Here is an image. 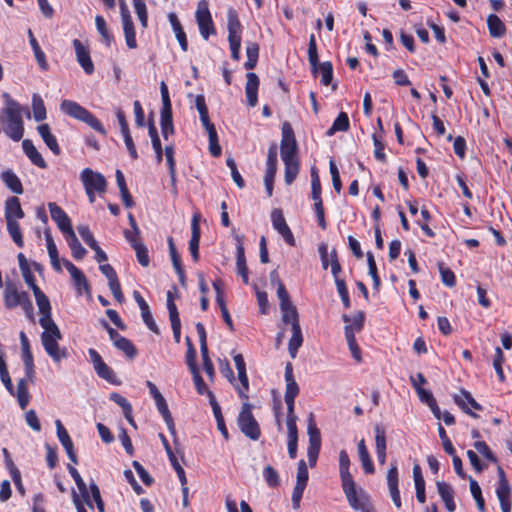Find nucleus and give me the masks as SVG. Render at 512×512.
I'll return each mask as SVG.
<instances>
[{"mask_svg": "<svg viewBox=\"0 0 512 512\" xmlns=\"http://www.w3.org/2000/svg\"><path fill=\"white\" fill-rule=\"evenodd\" d=\"M33 294L41 314L39 324L44 330L41 333V343L45 352L52 360L55 363H59L62 359L68 357V352L65 347H60L58 343L62 339V334L57 324L52 319L50 301L40 288L34 289Z\"/></svg>", "mask_w": 512, "mask_h": 512, "instance_id": "nucleus-1", "label": "nucleus"}, {"mask_svg": "<svg viewBox=\"0 0 512 512\" xmlns=\"http://www.w3.org/2000/svg\"><path fill=\"white\" fill-rule=\"evenodd\" d=\"M5 106L1 110L0 121L4 133L13 141H19L24 134L23 109L9 93H3Z\"/></svg>", "mask_w": 512, "mask_h": 512, "instance_id": "nucleus-2", "label": "nucleus"}, {"mask_svg": "<svg viewBox=\"0 0 512 512\" xmlns=\"http://www.w3.org/2000/svg\"><path fill=\"white\" fill-rule=\"evenodd\" d=\"M3 296L7 309H14L17 306H21L26 316L31 321L34 320V307L27 292L20 291L14 282L6 281Z\"/></svg>", "mask_w": 512, "mask_h": 512, "instance_id": "nucleus-3", "label": "nucleus"}, {"mask_svg": "<svg viewBox=\"0 0 512 512\" xmlns=\"http://www.w3.org/2000/svg\"><path fill=\"white\" fill-rule=\"evenodd\" d=\"M60 109L68 116L86 123L95 131L106 136L107 131L102 123L90 111L77 102L72 100H63L60 104Z\"/></svg>", "mask_w": 512, "mask_h": 512, "instance_id": "nucleus-4", "label": "nucleus"}, {"mask_svg": "<svg viewBox=\"0 0 512 512\" xmlns=\"http://www.w3.org/2000/svg\"><path fill=\"white\" fill-rule=\"evenodd\" d=\"M227 29L231 57L235 61H238L240 59L241 35L243 28L237 11L232 7L227 11Z\"/></svg>", "mask_w": 512, "mask_h": 512, "instance_id": "nucleus-5", "label": "nucleus"}, {"mask_svg": "<svg viewBox=\"0 0 512 512\" xmlns=\"http://www.w3.org/2000/svg\"><path fill=\"white\" fill-rule=\"evenodd\" d=\"M308 61L311 65L312 72H319L321 75V83L325 86L329 85L332 81L333 66L329 61L319 64V58L317 53V43L314 34L309 37L308 44Z\"/></svg>", "mask_w": 512, "mask_h": 512, "instance_id": "nucleus-6", "label": "nucleus"}, {"mask_svg": "<svg viewBox=\"0 0 512 512\" xmlns=\"http://www.w3.org/2000/svg\"><path fill=\"white\" fill-rule=\"evenodd\" d=\"M342 490L353 510L368 512L373 508L369 494L362 488L357 489L355 482L343 484Z\"/></svg>", "mask_w": 512, "mask_h": 512, "instance_id": "nucleus-7", "label": "nucleus"}, {"mask_svg": "<svg viewBox=\"0 0 512 512\" xmlns=\"http://www.w3.org/2000/svg\"><path fill=\"white\" fill-rule=\"evenodd\" d=\"M252 408L253 407L250 403L244 401L242 403V408L237 418V423L241 432L245 436H247L251 440L256 441L259 439L261 431L256 419L252 414Z\"/></svg>", "mask_w": 512, "mask_h": 512, "instance_id": "nucleus-8", "label": "nucleus"}, {"mask_svg": "<svg viewBox=\"0 0 512 512\" xmlns=\"http://www.w3.org/2000/svg\"><path fill=\"white\" fill-rule=\"evenodd\" d=\"M297 142L294 132L288 123L282 126V140L280 144V154L283 162L298 160Z\"/></svg>", "mask_w": 512, "mask_h": 512, "instance_id": "nucleus-9", "label": "nucleus"}, {"mask_svg": "<svg viewBox=\"0 0 512 512\" xmlns=\"http://www.w3.org/2000/svg\"><path fill=\"white\" fill-rule=\"evenodd\" d=\"M195 18L199 27L200 34L205 40H207L210 35H214L216 33L206 0H201L198 2Z\"/></svg>", "mask_w": 512, "mask_h": 512, "instance_id": "nucleus-10", "label": "nucleus"}, {"mask_svg": "<svg viewBox=\"0 0 512 512\" xmlns=\"http://www.w3.org/2000/svg\"><path fill=\"white\" fill-rule=\"evenodd\" d=\"M88 354L93 364V368L100 378L114 385L120 384V381L114 371L103 361L101 355L95 349L90 348L88 350Z\"/></svg>", "mask_w": 512, "mask_h": 512, "instance_id": "nucleus-11", "label": "nucleus"}, {"mask_svg": "<svg viewBox=\"0 0 512 512\" xmlns=\"http://www.w3.org/2000/svg\"><path fill=\"white\" fill-rule=\"evenodd\" d=\"M498 484L496 487V495L500 502L502 512L511 511V488L502 467H498Z\"/></svg>", "mask_w": 512, "mask_h": 512, "instance_id": "nucleus-12", "label": "nucleus"}, {"mask_svg": "<svg viewBox=\"0 0 512 512\" xmlns=\"http://www.w3.org/2000/svg\"><path fill=\"white\" fill-rule=\"evenodd\" d=\"M277 171V147L275 144L271 145L268 149L266 172L264 176V184L268 197L273 195V184Z\"/></svg>", "mask_w": 512, "mask_h": 512, "instance_id": "nucleus-13", "label": "nucleus"}, {"mask_svg": "<svg viewBox=\"0 0 512 512\" xmlns=\"http://www.w3.org/2000/svg\"><path fill=\"white\" fill-rule=\"evenodd\" d=\"M80 179L85 189L95 190L98 193L106 191V179L99 172H95L90 168H84L80 174Z\"/></svg>", "mask_w": 512, "mask_h": 512, "instance_id": "nucleus-14", "label": "nucleus"}, {"mask_svg": "<svg viewBox=\"0 0 512 512\" xmlns=\"http://www.w3.org/2000/svg\"><path fill=\"white\" fill-rule=\"evenodd\" d=\"M271 222L273 228L283 237L290 246H295V238L292 231L286 223V220L280 209H274L271 213Z\"/></svg>", "mask_w": 512, "mask_h": 512, "instance_id": "nucleus-15", "label": "nucleus"}, {"mask_svg": "<svg viewBox=\"0 0 512 512\" xmlns=\"http://www.w3.org/2000/svg\"><path fill=\"white\" fill-rule=\"evenodd\" d=\"M48 208L52 220L57 224L59 230L63 233L64 236L70 233L71 231H74L71 225L70 218L60 206H58L54 202H50L48 203Z\"/></svg>", "mask_w": 512, "mask_h": 512, "instance_id": "nucleus-16", "label": "nucleus"}, {"mask_svg": "<svg viewBox=\"0 0 512 512\" xmlns=\"http://www.w3.org/2000/svg\"><path fill=\"white\" fill-rule=\"evenodd\" d=\"M73 47L75 49L76 59L87 75L93 74L95 68L92 62L89 49L79 40H73Z\"/></svg>", "mask_w": 512, "mask_h": 512, "instance_id": "nucleus-17", "label": "nucleus"}, {"mask_svg": "<svg viewBox=\"0 0 512 512\" xmlns=\"http://www.w3.org/2000/svg\"><path fill=\"white\" fill-rule=\"evenodd\" d=\"M63 264L69 272L78 293L82 294L84 291L89 294L91 289L84 273L69 260H63Z\"/></svg>", "mask_w": 512, "mask_h": 512, "instance_id": "nucleus-18", "label": "nucleus"}, {"mask_svg": "<svg viewBox=\"0 0 512 512\" xmlns=\"http://www.w3.org/2000/svg\"><path fill=\"white\" fill-rule=\"evenodd\" d=\"M398 482H399L398 468H397L396 464H393L387 473V484H388L389 493H390V496H391V499H392L394 505L396 506V508L400 509L402 506V503H401L400 491L398 488Z\"/></svg>", "mask_w": 512, "mask_h": 512, "instance_id": "nucleus-19", "label": "nucleus"}, {"mask_svg": "<svg viewBox=\"0 0 512 512\" xmlns=\"http://www.w3.org/2000/svg\"><path fill=\"white\" fill-rule=\"evenodd\" d=\"M55 425H56V429H57V437H58L60 443L62 444V446L64 447L68 458L73 463L77 464V456L74 451L73 442H72L67 430L65 429V427L63 426V424L60 420H56Z\"/></svg>", "mask_w": 512, "mask_h": 512, "instance_id": "nucleus-20", "label": "nucleus"}, {"mask_svg": "<svg viewBox=\"0 0 512 512\" xmlns=\"http://www.w3.org/2000/svg\"><path fill=\"white\" fill-rule=\"evenodd\" d=\"M246 78L245 94L247 103L250 107H255L258 102L259 78L253 72L247 73Z\"/></svg>", "mask_w": 512, "mask_h": 512, "instance_id": "nucleus-21", "label": "nucleus"}, {"mask_svg": "<svg viewBox=\"0 0 512 512\" xmlns=\"http://www.w3.org/2000/svg\"><path fill=\"white\" fill-rule=\"evenodd\" d=\"M454 400L463 411H465L467 414L473 417H477V415L471 412V408L475 410L482 409V406L478 402H476L472 395L466 390H461L460 394L454 397Z\"/></svg>", "mask_w": 512, "mask_h": 512, "instance_id": "nucleus-22", "label": "nucleus"}, {"mask_svg": "<svg viewBox=\"0 0 512 512\" xmlns=\"http://www.w3.org/2000/svg\"><path fill=\"white\" fill-rule=\"evenodd\" d=\"M24 216L19 198L15 196L7 198L5 201V221H18L24 218Z\"/></svg>", "mask_w": 512, "mask_h": 512, "instance_id": "nucleus-23", "label": "nucleus"}, {"mask_svg": "<svg viewBox=\"0 0 512 512\" xmlns=\"http://www.w3.org/2000/svg\"><path fill=\"white\" fill-rule=\"evenodd\" d=\"M195 107L199 113L200 121L207 132L216 130L214 124L210 121L208 108L204 95H197L195 98Z\"/></svg>", "mask_w": 512, "mask_h": 512, "instance_id": "nucleus-24", "label": "nucleus"}, {"mask_svg": "<svg viewBox=\"0 0 512 512\" xmlns=\"http://www.w3.org/2000/svg\"><path fill=\"white\" fill-rule=\"evenodd\" d=\"M286 391L284 399H295L299 394V386L294 379L293 366L288 362L285 366Z\"/></svg>", "mask_w": 512, "mask_h": 512, "instance_id": "nucleus-25", "label": "nucleus"}, {"mask_svg": "<svg viewBox=\"0 0 512 512\" xmlns=\"http://www.w3.org/2000/svg\"><path fill=\"white\" fill-rule=\"evenodd\" d=\"M22 148L25 155L29 158V160L37 167L45 169L47 164L43 159L42 155L39 153L37 148L34 146L33 142L29 139H25L22 142Z\"/></svg>", "mask_w": 512, "mask_h": 512, "instance_id": "nucleus-26", "label": "nucleus"}, {"mask_svg": "<svg viewBox=\"0 0 512 512\" xmlns=\"http://www.w3.org/2000/svg\"><path fill=\"white\" fill-rule=\"evenodd\" d=\"M160 438L162 440V443H163V446H164L165 451L167 453V456L169 458V461H170L171 465L173 466L174 470L177 473V476L179 478L180 483L181 484H186L187 483V478H186V475H185V471L182 468V466L180 465V463L178 462L177 457L173 453L172 448L170 447V445L168 443V440L166 439V437L163 434H160Z\"/></svg>", "mask_w": 512, "mask_h": 512, "instance_id": "nucleus-27", "label": "nucleus"}, {"mask_svg": "<svg viewBox=\"0 0 512 512\" xmlns=\"http://www.w3.org/2000/svg\"><path fill=\"white\" fill-rule=\"evenodd\" d=\"M37 131L52 153L56 156L59 155L61 153V149L58 145L57 139L51 133L49 125L41 124L37 127Z\"/></svg>", "mask_w": 512, "mask_h": 512, "instance_id": "nucleus-28", "label": "nucleus"}, {"mask_svg": "<svg viewBox=\"0 0 512 512\" xmlns=\"http://www.w3.org/2000/svg\"><path fill=\"white\" fill-rule=\"evenodd\" d=\"M192 235L189 241V250L194 261L199 259V242H200V228L198 225L197 215L193 216L192 219Z\"/></svg>", "mask_w": 512, "mask_h": 512, "instance_id": "nucleus-29", "label": "nucleus"}, {"mask_svg": "<svg viewBox=\"0 0 512 512\" xmlns=\"http://www.w3.org/2000/svg\"><path fill=\"white\" fill-rule=\"evenodd\" d=\"M350 459L346 450L339 452V475L341 479V485L354 482L353 477L350 473Z\"/></svg>", "mask_w": 512, "mask_h": 512, "instance_id": "nucleus-30", "label": "nucleus"}, {"mask_svg": "<svg viewBox=\"0 0 512 512\" xmlns=\"http://www.w3.org/2000/svg\"><path fill=\"white\" fill-rule=\"evenodd\" d=\"M44 236H45V240H46V246H47V251H48V254L50 257L51 265L55 271L61 272V265H60L57 246L54 242V239H53L50 231L46 230L44 232Z\"/></svg>", "mask_w": 512, "mask_h": 512, "instance_id": "nucleus-31", "label": "nucleus"}, {"mask_svg": "<svg viewBox=\"0 0 512 512\" xmlns=\"http://www.w3.org/2000/svg\"><path fill=\"white\" fill-rule=\"evenodd\" d=\"M168 20L172 26V29L175 33V36L181 46V49L183 51H187L188 49V42L186 38V34L181 26V23L175 13H169L168 14Z\"/></svg>", "mask_w": 512, "mask_h": 512, "instance_id": "nucleus-32", "label": "nucleus"}, {"mask_svg": "<svg viewBox=\"0 0 512 512\" xmlns=\"http://www.w3.org/2000/svg\"><path fill=\"white\" fill-rule=\"evenodd\" d=\"M67 468H68L70 475L74 479V481L77 485V488H78L79 492L81 493V496L83 497L84 501L90 508H93L88 488L86 486V483L80 476L79 472L77 471V469L75 467H73L71 465H68Z\"/></svg>", "mask_w": 512, "mask_h": 512, "instance_id": "nucleus-33", "label": "nucleus"}, {"mask_svg": "<svg viewBox=\"0 0 512 512\" xmlns=\"http://www.w3.org/2000/svg\"><path fill=\"white\" fill-rule=\"evenodd\" d=\"M1 180L14 193L22 194L23 186L19 177L12 171L6 170L1 173Z\"/></svg>", "mask_w": 512, "mask_h": 512, "instance_id": "nucleus-34", "label": "nucleus"}, {"mask_svg": "<svg viewBox=\"0 0 512 512\" xmlns=\"http://www.w3.org/2000/svg\"><path fill=\"white\" fill-rule=\"evenodd\" d=\"M64 237H65V239L67 241V244H68V246H69V248L71 250L72 256L76 260L82 259L86 255L87 251L81 245V243L79 242L75 232L71 231L70 233H68Z\"/></svg>", "mask_w": 512, "mask_h": 512, "instance_id": "nucleus-35", "label": "nucleus"}, {"mask_svg": "<svg viewBox=\"0 0 512 512\" xmlns=\"http://www.w3.org/2000/svg\"><path fill=\"white\" fill-rule=\"evenodd\" d=\"M358 455H359V459L362 463V466H363V469L365 471L366 474H373L375 469H374V465H373V462L371 460V457H370V454H369V451L366 447V444H365V440L364 439H361L358 443Z\"/></svg>", "mask_w": 512, "mask_h": 512, "instance_id": "nucleus-36", "label": "nucleus"}, {"mask_svg": "<svg viewBox=\"0 0 512 512\" xmlns=\"http://www.w3.org/2000/svg\"><path fill=\"white\" fill-rule=\"evenodd\" d=\"M303 343V336L300 324H295L292 327V336L288 343V351L292 358H295L298 352V349L301 347Z\"/></svg>", "mask_w": 512, "mask_h": 512, "instance_id": "nucleus-37", "label": "nucleus"}, {"mask_svg": "<svg viewBox=\"0 0 512 512\" xmlns=\"http://www.w3.org/2000/svg\"><path fill=\"white\" fill-rule=\"evenodd\" d=\"M236 266L237 272L242 277L243 282L248 284V267L246 265L244 247L241 243H239L236 247Z\"/></svg>", "mask_w": 512, "mask_h": 512, "instance_id": "nucleus-38", "label": "nucleus"}, {"mask_svg": "<svg viewBox=\"0 0 512 512\" xmlns=\"http://www.w3.org/2000/svg\"><path fill=\"white\" fill-rule=\"evenodd\" d=\"M210 404H211V407L213 410L214 417L217 422L218 430L221 432V434L223 435V437L225 439H228L229 438L228 430L226 428L225 421H224L223 415L221 413V408L215 398V395H210Z\"/></svg>", "mask_w": 512, "mask_h": 512, "instance_id": "nucleus-39", "label": "nucleus"}, {"mask_svg": "<svg viewBox=\"0 0 512 512\" xmlns=\"http://www.w3.org/2000/svg\"><path fill=\"white\" fill-rule=\"evenodd\" d=\"M155 404H156L157 410L162 415V417H163V419H164V421H165L169 431L172 434H175L174 421H173L171 413H170V411L168 409V405L166 403L165 398L163 396H161L160 398L155 400Z\"/></svg>", "mask_w": 512, "mask_h": 512, "instance_id": "nucleus-40", "label": "nucleus"}, {"mask_svg": "<svg viewBox=\"0 0 512 512\" xmlns=\"http://www.w3.org/2000/svg\"><path fill=\"white\" fill-rule=\"evenodd\" d=\"M168 246H169V253H170V257H171V261H172L173 267H174L177 275L179 276V280L181 282H183L184 278H185V272H184V269H183L182 264H181L180 255L177 252V249H176V247L174 245L172 237L168 238Z\"/></svg>", "mask_w": 512, "mask_h": 512, "instance_id": "nucleus-41", "label": "nucleus"}, {"mask_svg": "<svg viewBox=\"0 0 512 512\" xmlns=\"http://www.w3.org/2000/svg\"><path fill=\"white\" fill-rule=\"evenodd\" d=\"M307 433L309 436V447L321 448V435L320 431L316 426L314 416L312 413L309 415Z\"/></svg>", "mask_w": 512, "mask_h": 512, "instance_id": "nucleus-42", "label": "nucleus"}, {"mask_svg": "<svg viewBox=\"0 0 512 512\" xmlns=\"http://www.w3.org/2000/svg\"><path fill=\"white\" fill-rule=\"evenodd\" d=\"M160 126H161L162 136L165 140H167L170 135L174 134L172 111H161L160 112Z\"/></svg>", "mask_w": 512, "mask_h": 512, "instance_id": "nucleus-43", "label": "nucleus"}, {"mask_svg": "<svg viewBox=\"0 0 512 512\" xmlns=\"http://www.w3.org/2000/svg\"><path fill=\"white\" fill-rule=\"evenodd\" d=\"M487 24L491 36L500 38L505 34V25L497 15H489Z\"/></svg>", "mask_w": 512, "mask_h": 512, "instance_id": "nucleus-44", "label": "nucleus"}, {"mask_svg": "<svg viewBox=\"0 0 512 512\" xmlns=\"http://www.w3.org/2000/svg\"><path fill=\"white\" fill-rule=\"evenodd\" d=\"M148 133L151 138V143H152V147L155 152L156 161L158 163H161L162 158H163V149H162L160 138L158 136L157 129L153 123L149 124Z\"/></svg>", "mask_w": 512, "mask_h": 512, "instance_id": "nucleus-45", "label": "nucleus"}, {"mask_svg": "<svg viewBox=\"0 0 512 512\" xmlns=\"http://www.w3.org/2000/svg\"><path fill=\"white\" fill-rule=\"evenodd\" d=\"M350 127L348 115L345 112L339 113L337 118L334 120L332 126L327 130L328 136L334 135L338 131H347Z\"/></svg>", "mask_w": 512, "mask_h": 512, "instance_id": "nucleus-46", "label": "nucleus"}, {"mask_svg": "<svg viewBox=\"0 0 512 512\" xmlns=\"http://www.w3.org/2000/svg\"><path fill=\"white\" fill-rule=\"evenodd\" d=\"M238 381L239 383L234 382V388L242 400L248 401L249 379L246 370L238 372Z\"/></svg>", "mask_w": 512, "mask_h": 512, "instance_id": "nucleus-47", "label": "nucleus"}, {"mask_svg": "<svg viewBox=\"0 0 512 512\" xmlns=\"http://www.w3.org/2000/svg\"><path fill=\"white\" fill-rule=\"evenodd\" d=\"M246 55L247 61L244 64V67L247 70H252L255 68L259 56V46L255 42H248L246 46Z\"/></svg>", "mask_w": 512, "mask_h": 512, "instance_id": "nucleus-48", "label": "nucleus"}, {"mask_svg": "<svg viewBox=\"0 0 512 512\" xmlns=\"http://www.w3.org/2000/svg\"><path fill=\"white\" fill-rule=\"evenodd\" d=\"M122 24H123L126 45L130 49H135L137 47V41H136V33H135L134 24H133L132 19L122 21Z\"/></svg>", "mask_w": 512, "mask_h": 512, "instance_id": "nucleus-49", "label": "nucleus"}, {"mask_svg": "<svg viewBox=\"0 0 512 512\" xmlns=\"http://www.w3.org/2000/svg\"><path fill=\"white\" fill-rule=\"evenodd\" d=\"M32 108H33V114L34 119L36 121H42L46 119V108L44 105V102L39 94H33L32 97Z\"/></svg>", "mask_w": 512, "mask_h": 512, "instance_id": "nucleus-50", "label": "nucleus"}, {"mask_svg": "<svg viewBox=\"0 0 512 512\" xmlns=\"http://www.w3.org/2000/svg\"><path fill=\"white\" fill-rule=\"evenodd\" d=\"M6 225L7 231L13 239V241L15 242V244L18 247L22 248L24 246V241L18 221H6Z\"/></svg>", "mask_w": 512, "mask_h": 512, "instance_id": "nucleus-51", "label": "nucleus"}, {"mask_svg": "<svg viewBox=\"0 0 512 512\" xmlns=\"http://www.w3.org/2000/svg\"><path fill=\"white\" fill-rule=\"evenodd\" d=\"M284 165H285V175H284L285 183L287 185H290L293 183V181L296 179V177L299 173V161L298 160L287 161V162H284Z\"/></svg>", "mask_w": 512, "mask_h": 512, "instance_id": "nucleus-52", "label": "nucleus"}, {"mask_svg": "<svg viewBox=\"0 0 512 512\" xmlns=\"http://www.w3.org/2000/svg\"><path fill=\"white\" fill-rule=\"evenodd\" d=\"M283 307L284 309H281L283 322L290 323L292 327H294L295 324H299L298 312L296 307L292 303Z\"/></svg>", "mask_w": 512, "mask_h": 512, "instance_id": "nucleus-53", "label": "nucleus"}, {"mask_svg": "<svg viewBox=\"0 0 512 512\" xmlns=\"http://www.w3.org/2000/svg\"><path fill=\"white\" fill-rule=\"evenodd\" d=\"M114 346L121 350L130 359L134 358L137 354L134 344L124 336L121 339H118V342Z\"/></svg>", "mask_w": 512, "mask_h": 512, "instance_id": "nucleus-54", "label": "nucleus"}, {"mask_svg": "<svg viewBox=\"0 0 512 512\" xmlns=\"http://www.w3.org/2000/svg\"><path fill=\"white\" fill-rule=\"evenodd\" d=\"M165 157H166V162H167V165H168V169H169V174H170V178H171V182L172 184H175V181H176V163H175V159H174V146L173 145H167L165 147Z\"/></svg>", "mask_w": 512, "mask_h": 512, "instance_id": "nucleus-55", "label": "nucleus"}, {"mask_svg": "<svg viewBox=\"0 0 512 512\" xmlns=\"http://www.w3.org/2000/svg\"><path fill=\"white\" fill-rule=\"evenodd\" d=\"M133 7L139 18L141 26L146 28L148 25V14L144 0H133Z\"/></svg>", "mask_w": 512, "mask_h": 512, "instance_id": "nucleus-56", "label": "nucleus"}, {"mask_svg": "<svg viewBox=\"0 0 512 512\" xmlns=\"http://www.w3.org/2000/svg\"><path fill=\"white\" fill-rule=\"evenodd\" d=\"M345 338L349 347V350L351 351V354L353 358L359 362L361 360V350L356 342L355 335H353L350 330L346 329L345 331Z\"/></svg>", "mask_w": 512, "mask_h": 512, "instance_id": "nucleus-57", "label": "nucleus"}, {"mask_svg": "<svg viewBox=\"0 0 512 512\" xmlns=\"http://www.w3.org/2000/svg\"><path fill=\"white\" fill-rule=\"evenodd\" d=\"M95 24L97 31L102 36L105 43L109 46L113 36L108 31L105 19L101 15H97L95 17Z\"/></svg>", "mask_w": 512, "mask_h": 512, "instance_id": "nucleus-58", "label": "nucleus"}, {"mask_svg": "<svg viewBox=\"0 0 512 512\" xmlns=\"http://www.w3.org/2000/svg\"><path fill=\"white\" fill-rule=\"evenodd\" d=\"M376 451H386V432L382 425L377 424L374 427Z\"/></svg>", "mask_w": 512, "mask_h": 512, "instance_id": "nucleus-59", "label": "nucleus"}, {"mask_svg": "<svg viewBox=\"0 0 512 512\" xmlns=\"http://www.w3.org/2000/svg\"><path fill=\"white\" fill-rule=\"evenodd\" d=\"M410 381L412 383V386L415 388L419 399L423 403H425L427 405H430L432 402L435 401V398L433 397V394L429 390H426V389L420 387L417 384L416 380L413 378V376L410 377Z\"/></svg>", "mask_w": 512, "mask_h": 512, "instance_id": "nucleus-60", "label": "nucleus"}, {"mask_svg": "<svg viewBox=\"0 0 512 512\" xmlns=\"http://www.w3.org/2000/svg\"><path fill=\"white\" fill-rule=\"evenodd\" d=\"M263 477L269 487L275 488L280 484L277 471L270 465L264 468Z\"/></svg>", "mask_w": 512, "mask_h": 512, "instance_id": "nucleus-61", "label": "nucleus"}, {"mask_svg": "<svg viewBox=\"0 0 512 512\" xmlns=\"http://www.w3.org/2000/svg\"><path fill=\"white\" fill-rule=\"evenodd\" d=\"M191 373L193 375V381H194L197 392L200 395L206 394L208 396V398L210 399V395H214V393L211 390H209V388L205 384L203 378L201 377V375L199 373V370L191 372Z\"/></svg>", "mask_w": 512, "mask_h": 512, "instance_id": "nucleus-62", "label": "nucleus"}, {"mask_svg": "<svg viewBox=\"0 0 512 512\" xmlns=\"http://www.w3.org/2000/svg\"><path fill=\"white\" fill-rule=\"evenodd\" d=\"M436 487L439 496L441 497L442 501H448L454 498V490L448 483L444 481H438L436 482Z\"/></svg>", "mask_w": 512, "mask_h": 512, "instance_id": "nucleus-63", "label": "nucleus"}, {"mask_svg": "<svg viewBox=\"0 0 512 512\" xmlns=\"http://www.w3.org/2000/svg\"><path fill=\"white\" fill-rule=\"evenodd\" d=\"M308 479H309V474H308L306 462L303 459H301L298 462L296 484L302 485V486H307Z\"/></svg>", "mask_w": 512, "mask_h": 512, "instance_id": "nucleus-64", "label": "nucleus"}]
</instances>
